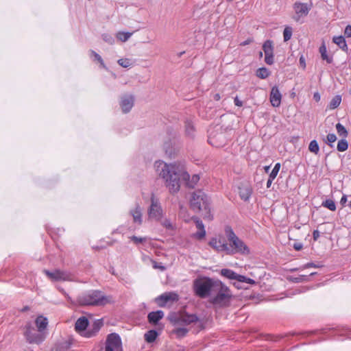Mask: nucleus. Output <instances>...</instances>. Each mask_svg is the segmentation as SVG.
<instances>
[{
	"instance_id": "f257e3e1",
	"label": "nucleus",
	"mask_w": 351,
	"mask_h": 351,
	"mask_svg": "<svg viewBox=\"0 0 351 351\" xmlns=\"http://www.w3.org/2000/svg\"><path fill=\"white\" fill-rule=\"evenodd\" d=\"M161 166L160 176L165 180V185L171 193H176L180 189L181 181L185 182L186 186L193 189L199 180L197 174L193 175L191 178L182 164H167L160 162L158 168Z\"/></svg>"
},
{
	"instance_id": "f03ea898",
	"label": "nucleus",
	"mask_w": 351,
	"mask_h": 351,
	"mask_svg": "<svg viewBox=\"0 0 351 351\" xmlns=\"http://www.w3.org/2000/svg\"><path fill=\"white\" fill-rule=\"evenodd\" d=\"M190 208L195 213H200L204 219L209 221L213 219L210 213V200L208 195L202 190L191 193L189 200Z\"/></svg>"
},
{
	"instance_id": "7ed1b4c3",
	"label": "nucleus",
	"mask_w": 351,
	"mask_h": 351,
	"mask_svg": "<svg viewBox=\"0 0 351 351\" xmlns=\"http://www.w3.org/2000/svg\"><path fill=\"white\" fill-rule=\"evenodd\" d=\"M232 298L230 288L218 280L208 302L215 308H224L230 306Z\"/></svg>"
},
{
	"instance_id": "20e7f679",
	"label": "nucleus",
	"mask_w": 351,
	"mask_h": 351,
	"mask_svg": "<svg viewBox=\"0 0 351 351\" xmlns=\"http://www.w3.org/2000/svg\"><path fill=\"white\" fill-rule=\"evenodd\" d=\"M111 297L99 290H89L80 294L77 303L80 306H102L111 302Z\"/></svg>"
},
{
	"instance_id": "39448f33",
	"label": "nucleus",
	"mask_w": 351,
	"mask_h": 351,
	"mask_svg": "<svg viewBox=\"0 0 351 351\" xmlns=\"http://www.w3.org/2000/svg\"><path fill=\"white\" fill-rule=\"evenodd\" d=\"M225 232L228 242L227 243L228 255H234L235 254L248 255L250 254V248L243 241L236 235L231 227L227 226L225 229Z\"/></svg>"
},
{
	"instance_id": "423d86ee",
	"label": "nucleus",
	"mask_w": 351,
	"mask_h": 351,
	"mask_svg": "<svg viewBox=\"0 0 351 351\" xmlns=\"http://www.w3.org/2000/svg\"><path fill=\"white\" fill-rule=\"evenodd\" d=\"M218 280L209 277L197 278L193 281V290L195 295L200 298H206L211 296L213 290L217 283Z\"/></svg>"
},
{
	"instance_id": "0eeeda50",
	"label": "nucleus",
	"mask_w": 351,
	"mask_h": 351,
	"mask_svg": "<svg viewBox=\"0 0 351 351\" xmlns=\"http://www.w3.org/2000/svg\"><path fill=\"white\" fill-rule=\"evenodd\" d=\"M149 219L156 221H160L163 217V210L158 198L154 193L151 196V204L147 210Z\"/></svg>"
},
{
	"instance_id": "6e6552de",
	"label": "nucleus",
	"mask_w": 351,
	"mask_h": 351,
	"mask_svg": "<svg viewBox=\"0 0 351 351\" xmlns=\"http://www.w3.org/2000/svg\"><path fill=\"white\" fill-rule=\"evenodd\" d=\"M25 329L24 336L28 343L40 344L45 340V335L36 331L31 323L27 324Z\"/></svg>"
},
{
	"instance_id": "1a4fd4ad",
	"label": "nucleus",
	"mask_w": 351,
	"mask_h": 351,
	"mask_svg": "<svg viewBox=\"0 0 351 351\" xmlns=\"http://www.w3.org/2000/svg\"><path fill=\"white\" fill-rule=\"evenodd\" d=\"M174 324L178 326H188L191 324L199 322V328L201 330L204 329V324L199 322V317L196 314H189L186 312L181 313L174 318Z\"/></svg>"
},
{
	"instance_id": "9d476101",
	"label": "nucleus",
	"mask_w": 351,
	"mask_h": 351,
	"mask_svg": "<svg viewBox=\"0 0 351 351\" xmlns=\"http://www.w3.org/2000/svg\"><path fill=\"white\" fill-rule=\"evenodd\" d=\"M43 272L51 282L71 280V274L67 271L56 269L52 271L44 269Z\"/></svg>"
},
{
	"instance_id": "9b49d317",
	"label": "nucleus",
	"mask_w": 351,
	"mask_h": 351,
	"mask_svg": "<svg viewBox=\"0 0 351 351\" xmlns=\"http://www.w3.org/2000/svg\"><path fill=\"white\" fill-rule=\"evenodd\" d=\"M263 50L265 53V62L268 65H271L274 62V44L271 40H267L263 45Z\"/></svg>"
},
{
	"instance_id": "f8f14e48",
	"label": "nucleus",
	"mask_w": 351,
	"mask_h": 351,
	"mask_svg": "<svg viewBox=\"0 0 351 351\" xmlns=\"http://www.w3.org/2000/svg\"><path fill=\"white\" fill-rule=\"evenodd\" d=\"M179 300L178 293L165 292L156 298V302L160 307H164L169 302H177Z\"/></svg>"
},
{
	"instance_id": "ddd939ff",
	"label": "nucleus",
	"mask_w": 351,
	"mask_h": 351,
	"mask_svg": "<svg viewBox=\"0 0 351 351\" xmlns=\"http://www.w3.org/2000/svg\"><path fill=\"white\" fill-rule=\"evenodd\" d=\"M293 9L298 16V18L296 19L298 21L299 18L308 14V12L311 9V6L308 5V4L305 3L295 2L293 4Z\"/></svg>"
},
{
	"instance_id": "4468645a",
	"label": "nucleus",
	"mask_w": 351,
	"mask_h": 351,
	"mask_svg": "<svg viewBox=\"0 0 351 351\" xmlns=\"http://www.w3.org/2000/svg\"><path fill=\"white\" fill-rule=\"evenodd\" d=\"M134 97L133 95H125L121 97L120 106L123 113H128L134 106Z\"/></svg>"
},
{
	"instance_id": "2eb2a0df",
	"label": "nucleus",
	"mask_w": 351,
	"mask_h": 351,
	"mask_svg": "<svg viewBox=\"0 0 351 351\" xmlns=\"http://www.w3.org/2000/svg\"><path fill=\"white\" fill-rule=\"evenodd\" d=\"M282 95L277 86L271 88L270 93V102L272 106L278 107L280 105Z\"/></svg>"
},
{
	"instance_id": "dca6fc26",
	"label": "nucleus",
	"mask_w": 351,
	"mask_h": 351,
	"mask_svg": "<svg viewBox=\"0 0 351 351\" xmlns=\"http://www.w3.org/2000/svg\"><path fill=\"white\" fill-rule=\"evenodd\" d=\"M106 346L117 349L121 346V339L117 333H110L108 335Z\"/></svg>"
},
{
	"instance_id": "f3484780",
	"label": "nucleus",
	"mask_w": 351,
	"mask_h": 351,
	"mask_svg": "<svg viewBox=\"0 0 351 351\" xmlns=\"http://www.w3.org/2000/svg\"><path fill=\"white\" fill-rule=\"evenodd\" d=\"M252 188L250 184H241L239 186V195L240 198L247 202L250 199L252 194Z\"/></svg>"
},
{
	"instance_id": "a211bd4d",
	"label": "nucleus",
	"mask_w": 351,
	"mask_h": 351,
	"mask_svg": "<svg viewBox=\"0 0 351 351\" xmlns=\"http://www.w3.org/2000/svg\"><path fill=\"white\" fill-rule=\"evenodd\" d=\"M209 245L217 252H225L227 254V243L215 237L209 241Z\"/></svg>"
},
{
	"instance_id": "6ab92c4d",
	"label": "nucleus",
	"mask_w": 351,
	"mask_h": 351,
	"mask_svg": "<svg viewBox=\"0 0 351 351\" xmlns=\"http://www.w3.org/2000/svg\"><path fill=\"white\" fill-rule=\"evenodd\" d=\"M192 219L195 222L197 228L199 230V231L195 233V237L198 239L204 238L206 236V230L202 221L197 217H193Z\"/></svg>"
},
{
	"instance_id": "aec40b11",
	"label": "nucleus",
	"mask_w": 351,
	"mask_h": 351,
	"mask_svg": "<svg viewBox=\"0 0 351 351\" xmlns=\"http://www.w3.org/2000/svg\"><path fill=\"white\" fill-rule=\"evenodd\" d=\"M164 317V312L161 310L150 312L147 315L149 323L156 324Z\"/></svg>"
},
{
	"instance_id": "412c9836",
	"label": "nucleus",
	"mask_w": 351,
	"mask_h": 351,
	"mask_svg": "<svg viewBox=\"0 0 351 351\" xmlns=\"http://www.w3.org/2000/svg\"><path fill=\"white\" fill-rule=\"evenodd\" d=\"M130 213L133 218L134 223H137L138 225L142 224V212L141 206L138 204H136L135 208L131 210Z\"/></svg>"
},
{
	"instance_id": "4be33fe9",
	"label": "nucleus",
	"mask_w": 351,
	"mask_h": 351,
	"mask_svg": "<svg viewBox=\"0 0 351 351\" xmlns=\"http://www.w3.org/2000/svg\"><path fill=\"white\" fill-rule=\"evenodd\" d=\"M89 324L88 319L83 316L78 318L75 324V329L77 332H83L88 327Z\"/></svg>"
},
{
	"instance_id": "5701e85b",
	"label": "nucleus",
	"mask_w": 351,
	"mask_h": 351,
	"mask_svg": "<svg viewBox=\"0 0 351 351\" xmlns=\"http://www.w3.org/2000/svg\"><path fill=\"white\" fill-rule=\"evenodd\" d=\"M224 134L221 132L216 135H213L212 134H210L208 136V143L215 147H221L224 145V141L218 142V140H220L221 138H223Z\"/></svg>"
},
{
	"instance_id": "b1692460",
	"label": "nucleus",
	"mask_w": 351,
	"mask_h": 351,
	"mask_svg": "<svg viewBox=\"0 0 351 351\" xmlns=\"http://www.w3.org/2000/svg\"><path fill=\"white\" fill-rule=\"evenodd\" d=\"M35 324L38 328V332H43L48 325L47 319L42 315L36 317Z\"/></svg>"
},
{
	"instance_id": "393cba45",
	"label": "nucleus",
	"mask_w": 351,
	"mask_h": 351,
	"mask_svg": "<svg viewBox=\"0 0 351 351\" xmlns=\"http://www.w3.org/2000/svg\"><path fill=\"white\" fill-rule=\"evenodd\" d=\"M319 51L321 54V58L323 60L326 61L328 64H331L333 62L332 56H328L327 53V49L324 43H323L319 49Z\"/></svg>"
},
{
	"instance_id": "a878e982",
	"label": "nucleus",
	"mask_w": 351,
	"mask_h": 351,
	"mask_svg": "<svg viewBox=\"0 0 351 351\" xmlns=\"http://www.w3.org/2000/svg\"><path fill=\"white\" fill-rule=\"evenodd\" d=\"M332 41L343 51H348V45L346 39L343 36H334L332 38Z\"/></svg>"
},
{
	"instance_id": "bb28decb",
	"label": "nucleus",
	"mask_w": 351,
	"mask_h": 351,
	"mask_svg": "<svg viewBox=\"0 0 351 351\" xmlns=\"http://www.w3.org/2000/svg\"><path fill=\"white\" fill-rule=\"evenodd\" d=\"M221 276L230 280H237L238 274L230 269H222L220 271Z\"/></svg>"
},
{
	"instance_id": "cd10ccee",
	"label": "nucleus",
	"mask_w": 351,
	"mask_h": 351,
	"mask_svg": "<svg viewBox=\"0 0 351 351\" xmlns=\"http://www.w3.org/2000/svg\"><path fill=\"white\" fill-rule=\"evenodd\" d=\"M157 336L158 332L156 330H150L145 334L144 338L147 343H153L157 338Z\"/></svg>"
},
{
	"instance_id": "c85d7f7f",
	"label": "nucleus",
	"mask_w": 351,
	"mask_h": 351,
	"mask_svg": "<svg viewBox=\"0 0 351 351\" xmlns=\"http://www.w3.org/2000/svg\"><path fill=\"white\" fill-rule=\"evenodd\" d=\"M341 102V95H336L335 96L331 101L329 103L328 108L330 110H334L337 108Z\"/></svg>"
},
{
	"instance_id": "c756f323",
	"label": "nucleus",
	"mask_w": 351,
	"mask_h": 351,
	"mask_svg": "<svg viewBox=\"0 0 351 351\" xmlns=\"http://www.w3.org/2000/svg\"><path fill=\"white\" fill-rule=\"evenodd\" d=\"M269 75V71L265 67L259 68L256 71V76L261 79H266Z\"/></svg>"
},
{
	"instance_id": "7c9ffc66",
	"label": "nucleus",
	"mask_w": 351,
	"mask_h": 351,
	"mask_svg": "<svg viewBox=\"0 0 351 351\" xmlns=\"http://www.w3.org/2000/svg\"><path fill=\"white\" fill-rule=\"evenodd\" d=\"M322 206L325 208H327L331 211L336 210V204L332 199H327L325 201H323L322 203Z\"/></svg>"
},
{
	"instance_id": "2f4dec72",
	"label": "nucleus",
	"mask_w": 351,
	"mask_h": 351,
	"mask_svg": "<svg viewBox=\"0 0 351 351\" xmlns=\"http://www.w3.org/2000/svg\"><path fill=\"white\" fill-rule=\"evenodd\" d=\"M336 130L338 133V134L340 136L343 137L344 138H346L348 135V132L346 128L340 123H338L336 124Z\"/></svg>"
},
{
	"instance_id": "473e14b6",
	"label": "nucleus",
	"mask_w": 351,
	"mask_h": 351,
	"mask_svg": "<svg viewBox=\"0 0 351 351\" xmlns=\"http://www.w3.org/2000/svg\"><path fill=\"white\" fill-rule=\"evenodd\" d=\"M308 150L315 154H317L319 153V147L316 140H313L310 142Z\"/></svg>"
},
{
	"instance_id": "72a5a7b5",
	"label": "nucleus",
	"mask_w": 351,
	"mask_h": 351,
	"mask_svg": "<svg viewBox=\"0 0 351 351\" xmlns=\"http://www.w3.org/2000/svg\"><path fill=\"white\" fill-rule=\"evenodd\" d=\"M348 148V141L345 139V138H343V139H341L339 141L338 143H337V149L339 152H344L346 150H347Z\"/></svg>"
},
{
	"instance_id": "f704fd0d",
	"label": "nucleus",
	"mask_w": 351,
	"mask_h": 351,
	"mask_svg": "<svg viewBox=\"0 0 351 351\" xmlns=\"http://www.w3.org/2000/svg\"><path fill=\"white\" fill-rule=\"evenodd\" d=\"M185 130L186 133L188 136H192L194 134L195 128L191 121H186L185 122Z\"/></svg>"
},
{
	"instance_id": "c9c22d12",
	"label": "nucleus",
	"mask_w": 351,
	"mask_h": 351,
	"mask_svg": "<svg viewBox=\"0 0 351 351\" xmlns=\"http://www.w3.org/2000/svg\"><path fill=\"white\" fill-rule=\"evenodd\" d=\"M132 34V33L130 32H119L117 34V38L122 42H125L130 38Z\"/></svg>"
},
{
	"instance_id": "e433bc0d",
	"label": "nucleus",
	"mask_w": 351,
	"mask_h": 351,
	"mask_svg": "<svg viewBox=\"0 0 351 351\" xmlns=\"http://www.w3.org/2000/svg\"><path fill=\"white\" fill-rule=\"evenodd\" d=\"M292 28L289 26L286 27L283 31V38L285 42L289 40L292 36Z\"/></svg>"
},
{
	"instance_id": "4c0bfd02",
	"label": "nucleus",
	"mask_w": 351,
	"mask_h": 351,
	"mask_svg": "<svg viewBox=\"0 0 351 351\" xmlns=\"http://www.w3.org/2000/svg\"><path fill=\"white\" fill-rule=\"evenodd\" d=\"M189 332V329L186 328H178L174 330V333L178 338H182Z\"/></svg>"
},
{
	"instance_id": "58836bf2",
	"label": "nucleus",
	"mask_w": 351,
	"mask_h": 351,
	"mask_svg": "<svg viewBox=\"0 0 351 351\" xmlns=\"http://www.w3.org/2000/svg\"><path fill=\"white\" fill-rule=\"evenodd\" d=\"M237 280L239 282H245L250 285H254L256 283L254 280L240 274L238 275Z\"/></svg>"
},
{
	"instance_id": "ea45409f",
	"label": "nucleus",
	"mask_w": 351,
	"mask_h": 351,
	"mask_svg": "<svg viewBox=\"0 0 351 351\" xmlns=\"http://www.w3.org/2000/svg\"><path fill=\"white\" fill-rule=\"evenodd\" d=\"M103 325V319H99L94 321L90 328L98 332Z\"/></svg>"
},
{
	"instance_id": "a19ab883",
	"label": "nucleus",
	"mask_w": 351,
	"mask_h": 351,
	"mask_svg": "<svg viewBox=\"0 0 351 351\" xmlns=\"http://www.w3.org/2000/svg\"><path fill=\"white\" fill-rule=\"evenodd\" d=\"M161 225L168 230H173L174 226L169 219H165L163 221H160Z\"/></svg>"
},
{
	"instance_id": "79ce46f5",
	"label": "nucleus",
	"mask_w": 351,
	"mask_h": 351,
	"mask_svg": "<svg viewBox=\"0 0 351 351\" xmlns=\"http://www.w3.org/2000/svg\"><path fill=\"white\" fill-rule=\"evenodd\" d=\"M291 280L295 283L307 282V281H308V276L300 275L298 277L291 278Z\"/></svg>"
},
{
	"instance_id": "37998d69",
	"label": "nucleus",
	"mask_w": 351,
	"mask_h": 351,
	"mask_svg": "<svg viewBox=\"0 0 351 351\" xmlns=\"http://www.w3.org/2000/svg\"><path fill=\"white\" fill-rule=\"evenodd\" d=\"M118 64L123 67V68H128L132 65L131 60L128 58H121L118 60Z\"/></svg>"
},
{
	"instance_id": "c03bdc74",
	"label": "nucleus",
	"mask_w": 351,
	"mask_h": 351,
	"mask_svg": "<svg viewBox=\"0 0 351 351\" xmlns=\"http://www.w3.org/2000/svg\"><path fill=\"white\" fill-rule=\"evenodd\" d=\"M280 168V164L279 162L276 163L269 176H270L271 178H276L279 172Z\"/></svg>"
},
{
	"instance_id": "a18cd8bd",
	"label": "nucleus",
	"mask_w": 351,
	"mask_h": 351,
	"mask_svg": "<svg viewBox=\"0 0 351 351\" xmlns=\"http://www.w3.org/2000/svg\"><path fill=\"white\" fill-rule=\"evenodd\" d=\"M130 240L132 241L136 245L142 243L147 240L146 237H138L136 236H132L130 237Z\"/></svg>"
},
{
	"instance_id": "49530a36",
	"label": "nucleus",
	"mask_w": 351,
	"mask_h": 351,
	"mask_svg": "<svg viewBox=\"0 0 351 351\" xmlns=\"http://www.w3.org/2000/svg\"><path fill=\"white\" fill-rule=\"evenodd\" d=\"M163 149L165 151V153L169 156H171L173 152H172V147L171 144L169 142H167L164 144Z\"/></svg>"
},
{
	"instance_id": "de8ad7c7",
	"label": "nucleus",
	"mask_w": 351,
	"mask_h": 351,
	"mask_svg": "<svg viewBox=\"0 0 351 351\" xmlns=\"http://www.w3.org/2000/svg\"><path fill=\"white\" fill-rule=\"evenodd\" d=\"M326 138L327 143L329 144L330 146H332L331 143H334L337 140V136L335 134L331 133L327 135Z\"/></svg>"
},
{
	"instance_id": "09e8293b",
	"label": "nucleus",
	"mask_w": 351,
	"mask_h": 351,
	"mask_svg": "<svg viewBox=\"0 0 351 351\" xmlns=\"http://www.w3.org/2000/svg\"><path fill=\"white\" fill-rule=\"evenodd\" d=\"M322 265L320 264H316L314 263H308L302 266L303 269L308 268V267H315V268H319L322 267Z\"/></svg>"
},
{
	"instance_id": "8fccbe9b",
	"label": "nucleus",
	"mask_w": 351,
	"mask_h": 351,
	"mask_svg": "<svg viewBox=\"0 0 351 351\" xmlns=\"http://www.w3.org/2000/svg\"><path fill=\"white\" fill-rule=\"evenodd\" d=\"M153 267L154 269H159L161 271H165L166 269V267L162 265V263H158L156 261H153Z\"/></svg>"
},
{
	"instance_id": "3c124183",
	"label": "nucleus",
	"mask_w": 351,
	"mask_h": 351,
	"mask_svg": "<svg viewBox=\"0 0 351 351\" xmlns=\"http://www.w3.org/2000/svg\"><path fill=\"white\" fill-rule=\"evenodd\" d=\"M344 35L347 38H351V25H348L344 30Z\"/></svg>"
},
{
	"instance_id": "603ef678",
	"label": "nucleus",
	"mask_w": 351,
	"mask_h": 351,
	"mask_svg": "<svg viewBox=\"0 0 351 351\" xmlns=\"http://www.w3.org/2000/svg\"><path fill=\"white\" fill-rule=\"evenodd\" d=\"M90 53L95 58V60H97L98 62H101V61L102 58H101V56L99 55L97 53H96L95 51L90 50Z\"/></svg>"
},
{
	"instance_id": "864d4df0",
	"label": "nucleus",
	"mask_w": 351,
	"mask_h": 351,
	"mask_svg": "<svg viewBox=\"0 0 351 351\" xmlns=\"http://www.w3.org/2000/svg\"><path fill=\"white\" fill-rule=\"evenodd\" d=\"M83 336L86 338H91L94 337L93 335H92V332L90 328L87 330H85L84 331H83Z\"/></svg>"
},
{
	"instance_id": "5fc2aeb1",
	"label": "nucleus",
	"mask_w": 351,
	"mask_h": 351,
	"mask_svg": "<svg viewBox=\"0 0 351 351\" xmlns=\"http://www.w3.org/2000/svg\"><path fill=\"white\" fill-rule=\"evenodd\" d=\"M320 237V232L317 230H315L313 232V238L314 241H317Z\"/></svg>"
},
{
	"instance_id": "6e6d98bb",
	"label": "nucleus",
	"mask_w": 351,
	"mask_h": 351,
	"mask_svg": "<svg viewBox=\"0 0 351 351\" xmlns=\"http://www.w3.org/2000/svg\"><path fill=\"white\" fill-rule=\"evenodd\" d=\"M234 105L239 107H241L243 106V102L238 98V97H235L234 99Z\"/></svg>"
},
{
	"instance_id": "4d7b16f0",
	"label": "nucleus",
	"mask_w": 351,
	"mask_h": 351,
	"mask_svg": "<svg viewBox=\"0 0 351 351\" xmlns=\"http://www.w3.org/2000/svg\"><path fill=\"white\" fill-rule=\"evenodd\" d=\"M303 247V245L302 243H295L293 244V248L297 250V251H300L302 249Z\"/></svg>"
},
{
	"instance_id": "13d9d810",
	"label": "nucleus",
	"mask_w": 351,
	"mask_h": 351,
	"mask_svg": "<svg viewBox=\"0 0 351 351\" xmlns=\"http://www.w3.org/2000/svg\"><path fill=\"white\" fill-rule=\"evenodd\" d=\"M346 202H347V195H343V196L341 197V198L340 199V204L343 206H344Z\"/></svg>"
},
{
	"instance_id": "bf43d9fd",
	"label": "nucleus",
	"mask_w": 351,
	"mask_h": 351,
	"mask_svg": "<svg viewBox=\"0 0 351 351\" xmlns=\"http://www.w3.org/2000/svg\"><path fill=\"white\" fill-rule=\"evenodd\" d=\"M320 95L319 94V93L316 92L313 94V99L315 101H319L320 100Z\"/></svg>"
},
{
	"instance_id": "052dcab7",
	"label": "nucleus",
	"mask_w": 351,
	"mask_h": 351,
	"mask_svg": "<svg viewBox=\"0 0 351 351\" xmlns=\"http://www.w3.org/2000/svg\"><path fill=\"white\" fill-rule=\"evenodd\" d=\"M300 64L301 65V66H302L304 69L306 67V63H305V60L303 56H301L300 58Z\"/></svg>"
},
{
	"instance_id": "680f3d73",
	"label": "nucleus",
	"mask_w": 351,
	"mask_h": 351,
	"mask_svg": "<svg viewBox=\"0 0 351 351\" xmlns=\"http://www.w3.org/2000/svg\"><path fill=\"white\" fill-rule=\"evenodd\" d=\"M103 38L106 42L112 43L111 41L112 40V38L108 35H104Z\"/></svg>"
},
{
	"instance_id": "e2e57ef3",
	"label": "nucleus",
	"mask_w": 351,
	"mask_h": 351,
	"mask_svg": "<svg viewBox=\"0 0 351 351\" xmlns=\"http://www.w3.org/2000/svg\"><path fill=\"white\" fill-rule=\"evenodd\" d=\"M275 178H271L270 176H269V178L267 180V188H269L273 180H274Z\"/></svg>"
},
{
	"instance_id": "0e129e2a",
	"label": "nucleus",
	"mask_w": 351,
	"mask_h": 351,
	"mask_svg": "<svg viewBox=\"0 0 351 351\" xmlns=\"http://www.w3.org/2000/svg\"><path fill=\"white\" fill-rule=\"evenodd\" d=\"M60 291L66 296L68 300H71L70 296L66 293V291L63 289H60Z\"/></svg>"
},
{
	"instance_id": "69168bd1",
	"label": "nucleus",
	"mask_w": 351,
	"mask_h": 351,
	"mask_svg": "<svg viewBox=\"0 0 351 351\" xmlns=\"http://www.w3.org/2000/svg\"><path fill=\"white\" fill-rule=\"evenodd\" d=\"M252 42V40L247 39L241 43V45L245 46L249 45Z\"/></svg>"
},
{
	"instance_id": "338daca9",
	"label": "nucleus",
	"mask_w": 351,
	"mask_h": 351,
	"mask_svg": "<svg viewBox=\"0 0 351 351\" xmlns=\"http://www.w3.org/2000/svg\"><path fill=\"white\" fill-rule=\"evenodd\" d=\"M114 348L110 347L109 346H106L105 351H114Z\"/></svg>"
},
{
	"instance_id": "774afa93",
	"label": "nucleus",
	"mask_w": 351,
	"mask_h": 351,
	"mask_svg": "<svg viewBox=\"0 0 351 351\" xmlns=\"http://www.w3.org/2000/svg\"><path fill=\"white\" fill-rule=\"evenodd\" d=\"M99 64H100V66L104 68V69H106V66L104 64V62L103 60V59H101V62H99Z\"/></svg>"
}]
</instances>
